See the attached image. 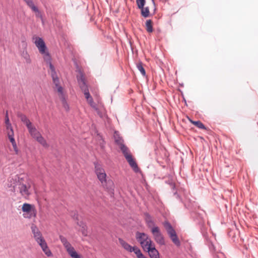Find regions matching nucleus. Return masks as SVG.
Masks as SVG:
<instances>
[{
    "label": "nucleus",
    "mask_w": 258,
    "mask_h": 258,
    "mask_svg": "<svg viewBox=\"0 0 258 258\" xmlns=\"http://www.w3.org/2000/svg\"><path fill=\"white\" fill-rule=\"evenodd\" d=\"M31 229L34 235V237L37 243H39L42 242V240H45L43 237L41 233L36 226L32 225L31 227Z\"/></svg>",
    "instance_id": "14"
},
{
    "label": "nucleus",
    "mask_w": 258,
    "mask_h": 258,
    "mask_svg": "<svg viewBox=\"0 0 258 258\" xmlns=\"http://www.w3.org/2000/svg\"><path fill=\"white\" fill-rule=\"evenodd\" d=\"M34 43L36 47L38 48L40 53H45L46 47L43 39L40 37H35Z\"/></svg>",
    "instance_id": "13"
},
{
    "label": "nucleus",
    "mask_w": 258,
    "mask_h": 258,
    "mask_svg": "<svg viewBox=\"0 0 258 258\" xmlns=\"http://www.w3.org/2000/svg\"><path fill=\"white\" fill-rule=\"evenodd\" d=\"M119 242L122 247L128 252H134L136 256L140 253L141 250L137 246H132L128 243L121 239H119Z\"/></svg>",
    "instance_id": "11"
},
{
    "label": "nucleus",
    "mask_w": 258,
    "mask_h": 258,
    "mask_svg": "<svg viewBox=\"0 0 258 258\" xmlns=\"http://www.w3.org/2000/svg\"><path fill=\"white\" fill-rule=\"evenodd\" d=\"M141 14L144 17H148L150 14L149 9L148 7L141 8Z\"/></svg>",
    "instance_id": "25"
},
{
    "label": "nucleus",
    "mask_w": 258,
    "mask_h": 258,
    "mask_svg": "<svg viewBox=\"0 0 258 258\" xmlns=\"http://www.w3.org/2000/svg\"><path fill=\"white\" fill-rule=\"evenodd\" d=\"M137 67L138 70L141 72L142 75L143 76H145V75H146V71H145V69H144V68L143 67L142 63L140 62H138L137 64Z\"/></svg>",
    "instance_id": "26"
},
{
    "label": "nucleus",
    "mask_w": 258,
    "mask_h": 258,
    "mask_svg": "<svg viewBox=\"0 0 258 258\" xmlns=\"http://www.w3.org/2000/svg\"><path fill=\"white\" fill-rule=\"evenodd\" d=\"M31 136L35 139V140L39 143L42 146L45 148H48L49 147L46 141L42 136L41 134L36 130V127L33 128L32 132L29 133Z\"/></svg>",
    "instance_id": "9"
},
{
    "label": "nucleus",
    "mask_w": 258,
    "mask_h": 258,
    "mask_svg": "<svg viewBox=\"0 0 258 258\" xmlns=\"http://www.w3.org/2000/svg\"><path fill=\"white\" fill-rule=\"evenodd\" d=\"M125 159L135 172H138L139 171V168L138 166V165L135 161V159L133 158L132 155L128 157H126Z\"/></svg>",
    "instance_id": "16"
},
{
    "label": "nucleus",
    "mask_w": 258,
    "mask_h": 258,
    "mask_svg": "<svg viewBox=\"0 0 258 258\" xmlns=\"http://www.w3.org/2000/svg\"><path fill=\"white\" fill-rule=\"evenodd\" d=\"M5 122H6V127H7V134H8V138L10 140V141L11 142V143L13 145V147L14 150L15 152V153L16 154H18V149L17 147V144H16L15 140L14 138V131L12 128L11 124L10 122V120H9V119L7 114L6 116V121Z\"/></svg>",
    "instance_id": "5"
},
{
    "label": "nucleus",
    "mask_w": 258,
    "mask_h": 258,
    "mask_svg": "<svg viewBox=\"0 0 258 258\" xmlns=\"http://www.w3.org/2000/svg\"><path fill=\"white\" fill-rule=\"evenodd\" d=\"M81 232L84 236H86L87 235L88 232L86 226L82 227L81 229Z\"/></svg>",
    "instance_id": "31"
},
{
    "label": "nucleus",
    "mask_w": 258,
    "mask_h": 258,
    "mask_svg": "<svg viewBox=\"0 0 258 258\" xmlns=\"http://www.w3.org/2000/svg\"><path fill=\"white\" fill-rule=\"evenodd\" d=\"M78 81L82 91L84 92L88 103L96 111L99 116H101V114L100 113V111L96 104L94 102L93 99L89 92L88 87L86 85L84 78L82 74L81 73L80 76H78Z\"/></svg>",
    "instance_id": "1"
},
{
    "label": "nucleus",
    "mask_w": 258,
    "mask_h": 258,
    "mask_svg": "<svg viewBox=\"0 0 258 258\" xmlns=\"http://www.w3.org/2000/svg\"><path fill=\"white\" fill-rule=\"evenodd\" d=\"M95 171L98 179L102 184L106 182V174L104 169L100 165L96 164L95 166Z\"/></svg>",
    "instance_id": "10"
},
{
    "label": "nucleus",
    "mask_w": 258,
    "mask_h": 258,
    "mask_svg": "<svg viewBox=\"0 0 258 258\" xmlns=\"http://www.w3.org/2000/svg\"><path fill=\"white\" fill-rule=\"evenodd\" d=\"M43 54V58L44 60L49 64V68H50L51 63V57L49 53L45 51V53H42Z\"/></svg>",
    "instance_id": "24"
},
{
    "label": "nucleus",
    "mask_w": 258,
    "mask_h": 258,
    "mask_svg": "<svg viewBox=\"0 0 258 258\" xmlns=\"http://www.w3.org/2000/svg\"><path fill=\"white\" fill-rule=\"evenodd\" d=\"M22 178L19 180L17 186L20 195L24 198L28 199L31 194V187L32 182L30 180L22 181Z\"/></svg>",
    "instance_id": "2"
},
{
    "label": "nucleus",
    "mask_w": 258,
    "mask_h": 258,
    "mask_svg": "<svg viewBox=\"0 0 258 258\" xmlns=\"http://www.w3.org/2000/svg\"><path fill=\"white\" fill-rule=\"evenodd\" d=\"M59 239L62 243L68 253L72 258H81V256L77 253L74 247L68 241L66 237L62 235H60Z\"/></svg>",
    "instance_id": "4"
},
{
    "label": "nucleus",
    "mask_w": 258,
    "mask_h": 258,
    "mask_svg": "<svg viewBox=\"0 0 258 258\" xmlns=\"http://www.w3.org/2000/svg\"><path fill=\"white\" fill-rule=\"evenodd\" d=\"M115 141L116 143L119 146H121V144H123V140L121 138L115 137Z\"/></svg>",
    "instance_id": "30"
},
{
    "label": "nucleus",
    "mask_w": 258,
    "mask_h": 258,
    "mask_svg": "<svg viewBox=\"0 0 258 258\" xmlns=\"http://www.w3.org/2000/svg\"><path fill=\"white\" fill-rule=\"evenodd\" d=\"M190 121L199 128L206 129L204 124L200 121H193L190 119Z\"/></svg>",
    "instance_id": "23"
},
{
    "label": "nucleus",
    "mask_w": 258,
    "mask_h": 258,
    "mask_svg": "<svg viewBox=\"0 0 258 258\" xmlns=\"http://www.w3.org/2000/svg\"><path fill=\"white\" fill-rule=\"evenodd\" d=\"M148 252L150 258H160L159 251L156 249L155 244L146 250Z\"/></svg>",
    "instance_id": "17"
},
{
    "label": "nucleus",
    "mask_w": 258,
    "mask_h": 258,
    "mask_svg": "<svg viewBox=\"0 0 258 258\" xmlns=\"http://www.w3.org/2000/svg\"><path fill=\"white\" fill-rule=\"evenodd\" d=\"M146 29L148 32L151 33L153 31V22L151 20H148L146 22Z\"/></svg>",
    "instance_id": "21"
},
{
    "label": "nucleus",
    "mask_w": 258,
    "mask_h": 258,
    "mask_svg": "<svg viewBox=\"0 0 258 258\" xmlns=\"http://www.w3.org/2000/svg\"><path fill=\"white\" fill-rule=\"evenodd\" d=\"M18 116L20 118L21 120L24 122L28 128L29 133L32 132L33 128L35 127L33 126L30 120L27 117V116L21 113L18 114Z\"/></svg>",
    "instance_id": "12"
},
{
    "label": "nucleus",
    "mask_w": 258,
    "mask_h": 258,
    "mask_svg": "<svg viewBox=\"0 0 258 258\" xmlns=\"http://www.w3.org/2000/svg\"><path fill=\"white\" fill-rule=\"evenodd\" d=\"M145 3V0H137V4L139 9H141L143 8V7H144Z\"/></svg>",
    "instance_id": "29"
},
{
    "label": "nucleus",
    "mask_w": 258,
    "mask_h": 258,
    "mask_svg": "<svg viewBox=\"0 0 258 258\" xmlns=\"http://www.w3.org/2000/svg\"><path fill=\"white\" fill-rule=\"evenodd\" d=\"M41 247L43 252L48 257H51L53 256V254L51 251L50 249L48 247L47 244L45 240H42V242L38 243Z\"/></svg>",
    "instance_id": "15"
},
{
    "label": "nucleus",
    "mask_w": 258,
    "mask_h": 258,
    "mask_svg": "<svg viewBox=\"0 0 258 258\" xmlns=\"http://www.w3.org/2000/svg\"><path fill=\"white\" fill-rule=\"evenodd\" d=\"M60 98L62 99V105H63V108H64V109L66 111H69V109H70L69 106V104L67 103V102L64 100V96H63V97H60Z\"/></svg>",
    "instance_id": "28"
},
{
    "label": "nucleus",
    "mask_w": 258,
    "mask_h": 258,
    "mask_svg": "<svg viewBox=\"0 0 258 258\" xmlns=\"http://www.w3.org/2000/svg\"><path fill=\"white\" fill-rule=\"evenodd\" d=\"M27 5L32 9L33 11L36 13V16L39 17L40 15L38 9L36 7L32 0H24Z\"/></svg>",
    "instance_id": "19"
},
{
    "label": "nucleus",
    "mask_w": 258,
    "mask_h": 258,
    "mask_svg": "<svg viewBox=\"0 0 258 258\" xmlns=\"http://www.w3.org/2000/svg\"><path fill=\"white\" fill-rule=\"evenodd\" d=\"M145 221H146L147 226L151 230L153 229V228H154V227H158V226H155V224L154 221L153 220V218L148 214H146Z\"/></svg>",
    "instance_id": "18"
},
{
    "label": "nucleus",
    "mask_w": 258,
    "mask_h": 258,
    "mask_svg": "<svg viewBox=\"0 0 258 258\" xmlns=\"http://www.w3.org/2000/svg\"><path fill=\"white\" fill-rule=\"evenodd\" d=\"M119 147L122 154H123L125 158H126V157H128L132 155L128 148L126 146H125L124 144H121V146H120Z\"/></svg>",
    "instance_id": "20"
},
{
    "label": "nucleus",
    "mask_w": 258,
    "mask_h": 258,
    "mask_svg": "<svg viewBox=\"0 0 258 258\" xmlns=\"http://www.w3.org/2000/svg\"><path fill=\"white\" fill-rule=\"evenodd\" d=\"M51 76L52 78L53 82L55 85V89L56 90L59 97L63 96V89L59 85V80L58 78L55 69L52 64H50Z\"/></svg>",
    "instance_id": "6"
},
{
    "label": "nucleus",
    "mask_w": 258,
    "mask_h": 258,
    "mask_svg": "<svg viewBox=\"0 0 258 258\" xmlns=\"http://www.w3.org/2000/svg\"><path fill=\"white\" fill-rule=\"evenodd\" d=\"M136 238L144 250L149 248L152 245L154 244L150 237L145 233L137 232Z\"/></svg>",
    "instance_id": "3"
},
{
    "label": "nucleus",
    "mask_w": 258,
    "mask_h": 258,
    "mask_svg": "<svg viewBox=\"0 0 258 258\" xmlns=\"http://www.w3.org/2000/svg\"><path fill=\"white\" fill-rule=\"evenodd\" d=\"M137 257L138 258H148L142 253L141 251L139 253H138V254L137 255Z\"/></svg>",
    "instance_id": "32"
},
{
    "label": "nucleus",
    "mask_w": 258,
    "mask_h": 258,
    "mask_svg": "<svg viewBox=\"0 0 258 258\" xmlns=\"http://www.w3.org/2000/svg\"><path fill=\"white\" fill-rule=\"evenodd\" d=\"M22 55V56L25 59L26 62L27 63H30L31 62L30 57L26 51H23Z\"/></svg>",
    "instance_id": "27"
},
{
    "label": "nucleus",
    "mask_w": 258,
    "mask_h": 258,
    "mask_svg": "<svg viewBox=\"0 0 258 258\" xmlns=\"http://www.w3.org/2000/svg\"><path fill=\"white\" fill-rule=\"evenodd\" d=\"M32 208L33 206L31 205L25 203L22 206V210L24 212L29 213L31 212Z\"/></svg>",
    "instance_id": "22"
},
{
    "label": "nucleus",
    "mask_w": 258,
    "mask_h": 258,
    "mask_svg": "<svg viewBox=\"0 0 258 258\" xmlns=\"http://www.w3.org/2000/svg\"><path fill=\"white\" fill-rule=\"evenodd\" d=\"M151 233L153 238L156 242L160 245H164L165 244V239L163 235L161 233L159 227H154L151 229Z\"/></svg>",
    "instance_id": "8"
},
{
    "label": "nucleus",
    "mask_w": 258,
    "mask_h": 258,
    "mask_svg": "<svg viewBox=\"0 0 258 258\" xmlns=\"http://www.w3.org/2000/svg\"><path fill=\"white\" fill-rule=\"evenodd\" d=\"M164 226L172 241L176 246H179L180 245V242L176 235L175 231L173 229L171 224L168 222H166L164 224Z\"/></svg>",
    "instance_id": "7"
}]
</instances>
